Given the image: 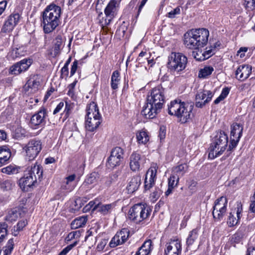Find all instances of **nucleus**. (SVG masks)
Masks as SVG:
<instances>
[{
    "instance_id": "f257e3e1",
    "label": "nucleus",
    "mask_w": 255,
    "mask_h": 255,
    "mask_svg": "<svg viewBox=\"0 0 255 255\" xmlns=\"http://www.w3.org/2000/svg\"><path fill=\"white\" fill-rule=\"evenodd\" d=\"M61 7L54 3L47 5L42 12L43 31L49 33L54 31L60 23Z\"/></svg>"
},
{
    "instance_id": "f03ea898",
    "label": "nucleus",
    "mask_w": 255,
    "mask_h": 255,
    "mask_svg": "<svg viewBox=\"0 0 255 255\" xmlns=\"http://www.w3.org/2000/svg\"><path fill=\"white\" fill-rule=\"evenodd\" d=\"M209 31L205 28L192 29L184 35V44L189 49H196L205 46L208 41Z\"/></svg>"
},
{
    "instance_id": "7ed1b4c3",
    "label": "nucleus",
    "mask_w": 255,
    "mask_h": 255,
    "mask_svg": "<svg viewBox=\"0 0 255 255\" xmlns=\"http://www.w3.org/2000/svg\"><path fill=\"white\" fill-rule=\"evenodd\" d=\"M193 106L180 100L171 101L168 106V113L176 116L182 123H186L193 116Z\"/></svg>"
},
{
    "instance_id": "20e7f679",
    "label": "nucleus",
    "mask_w": 255,
    "mask_h": 255,
    "mask_svg": "<svg viewBox=\"0 0 255 255\" xmlns=\"http://www.w3.org/2000/svg\"><path fill=\"white\" fill-rule=\"evenodd\" d=\"M41 166L36 164L28 166L24 171V175L19 180V185L23 191H27L34 185L37 180H41L42 177Z\"/></svg>"
},
{
    "instance_id": "39448f33",
    "label": "nucleus",
    "mask_w": 255,
    "mask_h": 255,
    "mask_svg": "<svg viewBox=\"0 0 255 255\" xmlns=\"http://www.w3.org/2000/svg\"><path fill=\"white\" fill-rule=\"evenodd\" d=\"M228 143V137L224 131H220L212 139L209 148V158L214 159L221 155L226 149Z\"/></svg>"
},
{
    "instance_id": "423d86ee",
    "label": "nucleus",
    "mask_w": 255,
    "mask_h": 255,
    "mask_svg": "<svg viewBox=\"0 0 255 255\" xmlns=\"http://www.w3.org/2000/svg\"><path fill=\"white\" fill-rule=\"evenodd\" d=\"M152 209L146 204H137L128 211V218L134 223L140 224L149 218Z\"/></svg>"
},
{
    "instance_id": "0eeeda50",
    "label": "nucleus",
    "mask_w": 255,
    "mask_h": 255,
    "mask_svg": "<svg viewBox=\"0 0 255 255\" xmlns=\"http://www.w3.org/2000/svg\"><path fill=\"white\" fill-rule=\"evenodd\" d=\"M187 64V58L180 52H172L168 57L167 68L171 72L179 73L184 70Z\"/></svg>"
},
{
    "instance_id": "6e6552de",
    "label": "nucleus",
    "mask_w": 255,
    "mask_h": 255,
    "mask_svg": "<svg viewBox=\"0 0 255 255\" xmlns=\"http://www.w3.org/2000/svg\"><path fill=\"white\" fill-rule=\"evenodd\" d=\"M120 2L116 0H111L108 3L104 10L105 18L100 20L102 26H106L110 23L117 14Z\"/></svg>"
},
{
    "instance_id": "1a4fd4ad",
    "label": "nucleus",
    "mask_w": 255,
    "mask_h": 255,
    "mask_svg": "<svg viewBox=\"0 0 255 255\" xmlns=\"http://www.w3.org/2000/svg\"><path fill=\"white\" fill-rule=\"evenodd\" d=\"M147 101L162 109L165 103L164 89L160 86L152 89L150 95L147 97Z\"/></svg>"
},
{
    "instance_id": "9d476101",
    "label": "nucleus",
    "mask_w": 255,
    "mask_h": 255,
    "mask_svg": "<svg viewBox=\"0 0 255 255\" xmlns=\"http://www.w3.org/2000/svg\"><path fill=\"white\" fill-rule=\"evenodd\" d=\"M227 203L228 200L224 196L220 197L215 201L212 212L215 219L221 220L223 219L227 211Z\"/></svg>"
},
{
    "instance_id": "9b49d317",
    "label": "nucleus",
    "mask_w": 255,
    "mask_h": 255,
    "mask_svg": "<svg viewBox=\"0 0 255 255\" xmlns=\"http://www.w3.org/2000/svg\"><path fill=\"white\" fill-rule=\"evenodd\" d=\"M25 151L29 160L34 159L42 149L40 140L32 139L30 140L23 148Z\"/></svg>"
},
{
    "instance_id": "f8f14e48",
    "label": "nucleus",
    "mask_w": 255,
    "mask_h": 255,
    "mask_svg": "<svg viewBox=\"0 0 255 255\" xmlns=\"http://www.w3.org/2000/svg\"><path fill=\"white\" fill-rule=\"evenodd\" d=\"M181 252V240L178 238L171 239L165 245V255H180Z\"/></svg>"
},
{
    "instance_id": "ddd939ff",
    "label": "nucleus",
    "mask_w": 255,
    "mask_h": 255,
    "mask_svg": "<svg viewBox=\"0 0 255 255\" xmlns=\"http://www.w3.org/2000/svg\"><path fill=\"white\" fill-rule=\"evenodd\" d=\"M243 130V126L241 124L234 123L231 126L230 143L229 146L230 150L237 145L242 135Z\"/></svg>"
},
{
    "instance_id": "4468645a",
    "label": "nucleus",
    "mask_w": 255,
    "mask_h": 255,
    "mask_svg": "<svg viewBox=\"0 0 255 255\" xmlns=\"http://www.w3.org/2000/svg\"><path fill=\"white\" fill-rule=\"evenodd\" d=\"M124 152L120 147H116L113 149L111 155L108 158L107 165L109 168H114L119 166L123 159Z\"/></svg>"
},
{
    "instance_id": "2eb2a0df",
    "label": "nucleus",
    "mask_w": 255,
    "mask_h": 255,
    "mask_svg": "<svg viewBox=\"0 0 255 255\" xmlns=\"http://www.w3.org/2000/svg\"><path fill=\"white\" fill-rule=\"evenodd\" d=\"M147 102L142 108L141 114L146 119H153L161 112L162 109L148 101Z\"/></svg>"
},
{
    "instance_id": "dca6fc26",
    "label": "nucleus",
    "mask_w": 255,
    "mask_h": 255,
    "mask_svg": "<svg viewBox=\"0 0 255 255\" xmlns=\"http://www.w3.org/2000/svg\"><path fill=\"white\" fill-rule=\"evenodd\" d=\"M156 165L151 166L147 171L144 179V190H149L155 184L156 179Z\"/></svg>"
},
{
    "instance_id": "f3484780",
    "label": "nucleus",
    "mask_w": 255,
    "mask_h": 255,
    "mask_svg": "<svg viewBox=\"0 0 255 255\" xmlns=\"http://www.w3.org/2000/svg\"><path fill=\"white\" fill-rule=\"evenodd\" d=\"M32 63L30 59H24L10 67L9 73L13 75H18L26 71Z\"/></svg>"
},
{
    "instance_id": "a211bd4d",
    "label": "nucleus",
    "mask_w": 255,
    "mask_h": 255,
    "mask_svg": "<svg viewBox=\"0 0 255 255\" xmlns=\"http://www.w3.org/2000/svg\"><path fill=\"white\" fill-rule=\"evenodd\" d=\"M129 237V231L127 229H123L117 232L112 239L109 245L111 248H115L126 242Z\"/></svg>"
},
{
    "instance_id": "6ab92c4d",
    "label": "nucleus",
    "mask_w": 255,
    "mask_h": 255,
    "mask_svg": "<svg viewBox=\"0 0 255 255\" xmlns=\"http://www.w3.org/2000/svg\"><path fill=\"white\" fill-rule=\"evenodd\" d=\"M20 19V15L17 13L10 14L5 20L1 31L4 32L11 31L18 24Z\"/></svg>"
},
{
    "instance_id": "aec40b11",
    "label": "nucleus",
    "mask_w": 255,
    "mask_h": 255,
    "mask_svg": "<svg viewBox=\"0 0 255 255\" xmlns=\"http://www.w3.org/2000/svg\"><path fill=\"white\" fill-rule=\"evenodd\" d=\"M213 96V94L210 91L204 90L199 92L196 96V106L202 108L206 104L209 102Z\"/></svg>"
},
{
    "instance_id": "412c9836",
    "label": "nucleus",
    "mask_w": 255,
    "mask_h": 255,
    "mask_svg": "<svg viewBox=\"0 0 255 255\" xmlns=\"http://www.w3.org/2000/svg\"><path fill=\"white\" fill-rule=\"evenodd\" d=\"M252 67L249 65H240L235 72L236 78L241 81L246 80L252 73Z\"/></svg>"
},
{
    "instance_id": "4be33fe9",
    "label": "nucleus",
    "mask_w": 255,
    "mask_h": 255,
    "mask_svg": "<svg viewBox=\"0 0 255 255\" xmlns=\"http://www.w3.org/2000/svg\"><path fill=\"white\" fill-rule=\"evenodd\" d=\"M144 156L136 152H133L129 157V166L133 171L139 170L141 165L143 163Z\"/></svg>"
},
{
    "instance_id": "5701e85b",
    "label": "nucleus",
    "mask_w": 255,
    "mask_h": 255,
    "mask_svg": "<svg viewBox=\"0 0 255 255\" xmlns=\"http://www.w3.org/2000/svg\"><path fill=\"white\" fill-rule=\"evenodd\" d=\"M39 85V79L38 76L36 75H32L27 80L24 86V88L29 93H34L38 90Z\"/></svg>"
},
{
    "instance_id": "b1692460",
    "label": "nucleus",
    "mask_w": 255,
    "mask_h": 255,
    "mask_svg": "<svg viewBox=\"0 0 255 255\" xmlns=\"http://www.w3.org/2000/svg\"><path fill=\"white\" fill-rule=\"evenodd\" d=\"M100 178V175L98 172H93L88 176L82 184L81 189L87 192L93 187V186H89V185L96 183Z\"/></svg>"
},
{
    "instance_id": "393cba45",
    "label": "nucleus",
    "mask_w": 255,
    "mask_h": 255,
    "mask_svg": "<svg viewBox=\"0 0 255 255\" xmlns=\"http://www.w3.org/2000/svg\"><path fill=\"white\" fill-rule=\"evenodd\" d=\"M47 116L46 110L42 108L37 113L32 116L30 120L31 123L34 126L40 125L45 122Z\"/></svg>"
},
{
    "instance_id": "a878e982",
    "label": "nucleus",
    "mask_w": 255,
    "mask_h": 255,
    "mask_svg": "<svg viewBox=\"0 0 255 255\" xmlns=\"http://www.w3.org/2000/svg\"><path fill=\"white\" fill-rule=\"evenodd\" d=\"M141 184V177L136 175L132 177L127 186V189L129 193H131L136 191Z\"/></svg>"
},
{
    "instance_id": "bb28decb",
    "label": "nucleus",
    "mask_w": 255,
    "mask_h": 255,
    "mask_svg": "<svg viewBox=\"0 0 255 255\" xmlns=\"http://www.w3.org/2000/svg\"><path fill=\"white\" fill-rule=\"evenodd\" d=\"M11 156V151L8 146H0V167L5 164Z\"/></svg>"
},
{
    "instance_id": "cd10ccee",
    "label": "nucleus",
    "mask_w": 255,
    "mask_h": 255,
    "mask_svg": "<svg viewBox=\"0 0 255 255\" xmlns=\"http://www.w3.org/2000/svg\"><path fill=\"white\" fill-rule=\"evenodd\" d=\"M153 247L151 240H146L144 242L141 247H140L135 255H148Z\"/></svg>"
},
{
    "instance_id": "c85d7f7f",
    "label": "nucleus",
    "mask_w": 255,
    "mask_h": 255,
    "mask_svg": "<svg viewBox=\"0 0 255 255\" xmlns=\"http://www.w3.org/2000/svg\"><path fill=\"white\" fill-rule=\"evenodd\" d=\"M236 210V215L238 217V219L234 217L232 213H230L229 214L227 223L230 227H232L237 224L238 221L240 219V214L242 211V208L240 204H238Z\"/></svg>"
},
{
    "instance_id": "c756f323",
    "label": "nucleus",
    "mask_w": 255,
    "mask_h": 255,
    "mask_svg": "<svg viewBox=\"0 0 255 255\" xmlns=\"http://www.w3.org/2000/svg\"><path fill=\"white\" fill-rule=\"evenodd\" d=\"M101 123V118H95V119H91V120L90 119L86 120L85 128L88 130L93 131L98 128Z\"/></svg>"
},
{
    "instance_id": "7c9ffc66",
    "label": "nucleus",
    "mask_w": 255,
    "mask_h": 255,
    "mask_svg": "<svg viewBox=\"0 0 255 255\" xmlns=\"http://www.w3.org/2000/svg\"><path fill=\"white\" fill-rule=\"evenodd\" d=\"M88 221V216H82L75 218L71 223V227L72 229H76L82 228L86 224Z\"/></svg>"
},
{
    "instance_id": "2f4dec72",
    "label": "nucleus",
    "mask_w": 255,
    "mask_h": 255,
    "mask_svg": "<svg viewBox=\"0 0 255 255\" xmlns=\"http://www.w3.org/2000/svg\"><path fill=\"white\" fill-rule=\"evenodd\" d=\"M26 50L23 46H20L18 48H14L8 53V56L12 59L14 60L17 58L24 56L26 54Z\"/></svg>"
},
{
    "instance_id": "473e14b6",
    "label": "nucleus",
    "mask_w": 255,
    "mask_h": 255,
    "mask_svg": "<svg viewBox=\"0 0 255 255\" xmlns=\"http://www.w3.org/2000/svg\"><path fill=\"white\" fill-rule=\"evenodd\" d=\"M114 207V204H103L99 202V204L95 206V209L102 214L106 215L110 213Z\"/></svg>"
},
{
    "instance_id": "72a5a7b5",
    "label": "nucleus",
    "mask_w": 255,
    "mask_h": 255,
    "mask_svg": "<svg viewBox=\"0 0 255 255\" xmlns=\"http://www.w3.org/2000/svg\"><path fill=\"white\" fill-rule=\"evenodd\" d=\"M188 168L186 164H181L173 168L172 174L180 178L187 171Z\"/></svg>"
},
{
    "instance_id": "f704fd0d",
    "label": "nucleus",
    "mask_w": 255,
    "mask_h": 255,
    "mask_svg": "<svg viewBox=\"0 0 255 255\" xmlns=\"http://www.w3.org/2000/svg\"><path fill=\"white\" fill-rule=\"evenodd\" d=\"M200 228L197 227L191 231L186 239V245L188 247L192 246L198 239Z\"/></svg>"
},
{
    "instance_id": "c9c22d12",
    "label": "nucleus",
    "mask_w": 255,
    "mask_h": 255,
    "mask_svg": "<svg viewBox=\"0 0 255 255\" xmlns=\"http://www.w3.org/2000/svg\"><path fill=\"white\" fill-rule=\"evenodd\" d=\"M136 139L139 144H145L149 140L148 132L142 129L136 133Z\"/></svg>"
},
{
    "instance_id": "e433bc0d",
    "label": "nucleus",
    "mask_w": 255,
    "mask_h": 255,
    "mask_svg": "<svg viewBox=\"0 0 255 255\" xmlns=\"http://www.w3.org/2000/svg\"><path fill=\"white\" fill-rule=\"evenodd\" d=\"M213 71L214 68L213 67L210 66H205L199 70L198 77L200 78H207Z\"/></svg>"
},
{
    "instance_id": "4c0bfd02",
    "label": "nucleus",
    "mask_w": 255,
    "mask_h": 255,
    "mask_svg": "<svg viewBox=\"0 0 255 255\" xmlns=\"http://www.w3.org/2000/svg\"><path fill=\"white\" fill-rule=\"evenodd\" d=\"M75 177V175L72 174L66 178V181L65 182L66 185H63L65 189L69 191L73 190L75 186V183L74 182Z\"/></svg>"
},
{
    "instance_id": "58836bf2",
    "label": "nucleus",
    "mask_w": 255,
    "mask_h": 255,
    "mask_svg": "<svg viewBox=\"0 0 255 255\" xmlns=\"http://www.w3.org/2000/svg\"><path fill=\"white\" fill-rule=\"evenodd\" d=\"M19 216L20 213L16 209H12L8 212L5 217V220L9 222H13L15 221Z\"/></svg>"
},
{
    "instance_id": "ea45409f",
    "label": "nucleus",
    "mask_w": 255,
    "mask_h": 255,
    "mask_svg": "<svg viewBox=\"0 0 255 255\" xmlns=\"http://www.w3.org/2000/svg\"><path fill=\"white\" fill-rule=\"evenodd\" d=\"M120 73L118 71L113 72L111 77V87L113 89L116 90L118 88V85L120 83Z\"/></svg>"
},
{
    "instance_id": "a19ab883",
    "label": "nucleus",
    "mask_w": 255,
    "mask_h": 255,
    "mask_svg": "<svg viewBox=\"0 0 255 255\" xmlns=\"http://www.w3.org/2000/svg\"><path fill=\"white\" fill-rule=\"evenodd\" d=\"M8 225L5 222H0V243L4 241L8 234Z\"/></svg>"
},
{
    "instance_id": "79ce46f5",
    "label": "nucleus",
    "mask_w": 255,
    "mask_h": 255,
    "mask_svg": "<svg viewBox=\"0 0 255 255\" xmlns=\"http://www.w3.org/2000/svg\"><path fill=\"white\" fill-rule=\"evenodd\" d=\"M63 43L62 37L61 35H58L54 40V43L53 46L54 55H57L61 49L62 45Z\"/></svg>"
},
{
    "instance_id": "37998d69",
    "label": "nucleus",
    "mask_w": 255,
    "mask_h": 255,
    "mask_svg": "<svg viewBox=\"0 0 255 255\" xmlns=\"http://www.w3.org/2000/svg\"><path fill=\"white\" fill-rule=\"evenodd\" d=\"M19 168L15 165H9L1 169V172L7 174H14L18 172Z\"/></svg>"
},
{
    "instance_id": "c03bdc74",
    "label": "nucleus",
    "mask_w": 255,
    "mask_h": 255,
    "mask_svg": "<svg viewBox=\"0 0 255 255\" xmlns=\"http://www.w3.org/2000/svg\"><path fill=\"white\" fill-rule=\"evenodd\" d=\"M14 241L13 239H9L6 245L3 248V255H10L13 250Z\"/></svg>"
},
{
    "instance_id": "a18cd8bd",
    "label": "nucleus",
    "mask_w": 255,
    "mask_h": 255,
    "mask_svg": "<svg viewBox=\"0 0 255 255\" xmlns=\"http://www.w3.org/2000/svg\"><path fill=\"white\" fill-rule=\"evenodd\" d=\"M198 49L196 51L192 52V56L197 61H202L206 59V57L204 54V52Z\"/></svg>"
},
{
    "instance_id": "49530a36",
    "label": "nucleus",
    "mask_w": 255,
    "mask_h": 255,
    "mask_svg": "<svg viewBox=\"0 0 255 255\" xmlns=\"http://www.w3.org/2000/svg\"><path fill=\"white\" fill-rule=\"evenodd\" d=\"M98 231V228L93 227L91 228L89 230H88L86 232V235L85 238V241H87L91 237H94L95 238V241H96V235L97 234Z\"/></svg>"
},
{
    "instance_id": "de8ad7c7",
    "label": "nucleus",
    "mask_w": 255,
    "mask_h": 255,
    "mask_svg": "<svg viewBox=\"0 0 255 255\" xmlns=\"http://www.w3.org/2000/svg\"><path fill=\"white\" fill-rule=\"evenodd\" d=\"M14 183L11 180H6L1 184V188L4 190H11L14 186Z\"/></svg>"
},
{
    "instance_id": "09e8293b",
    "label": "nucleus",
    "mask_w": 255,
    "mask_h": 255,
    "mask_svg": "<svg viewBox=\"0 0 255 255\" xmlns=\"http://www.w3.org/2000/svg\"><path fill=\"white\" fill-rule=\"evenodd\" d=\"M243 5L248 10H253L255 9V0H243Z\"/></svg>"
},
{
    "instance_id": "8fccbe9b",
    "label": "nucleus",
    "mask_w": 255,
    "mask_h": 255,
    "mask_svg": "<svg viewBox=\"0 0 255 255\" xmlns=\"http://www.w3.org/2000/svg\"><path fill=\"white\" fill-rule=\"evenodd\" d=\"M179 180V178L177 176L172 174L168 179V186L171 188L175 187L178 184Z\"/></svg>"
},
{
    "instance_id": "3c124183",
    "label": "nucleus",
    "mask_w": 255,
    "mask_h": 255,
    "mask_svg": "<svg viewBox=\"0 0 255 255\" xmlns=\"http://www.w3.org/2000/svg\"><path fill=\"white\" fill-rule=\"evenodd\" d=\"M86 111L87 113L89 112L91 114L94 113H99L97 105L93 102L90 103L87 106Z\"/></svg>"
},
{
    "instance_id": "603ef678",
    "label": "nucleus",
    "mask_w": 255,
    "mask_h": 255,
    "mask_svg": "<svg viewBox=\"0 0 255 255\" xmlns=\"http://www.w3.org/2000/svg\"><path fill=\"white\" fill-rule=\"evenodd\" d=\"M27 224V222L26 220H22L18 222L16 226H14L13 228L14 232H18L21 231L23 228L26 226Z\"/></svg>"
},
{
    "instance_id": "864d4df0",
    "label": "nucleus",
    "mask_w": 255,
    "mask_h": 255,
    "mask_svg": "<svg viewBox=\"0 0 255 255\" xmlns=\"http://www.w3.org/2000/svg\"><path fill=\"white\" fill-rule=\"evenodd\" d=\"M90 198H87L86 197L82 198H79L76 199L75 201L76 206H78V205H79V206L76 207L75 209H79L84 205V203L86 202Z\"/></svg>"
},
{
    "instance_id": "5fc2aeb1",
    "label": "nucleus",
    "mask_w": 255,
    "mask_h": 255,
    "mask_svg": "<svg viewBox=\"0 0 255 255\" xmlns=\"http://www.w3.org/2000/svg\"><path fill=\"white\" fill-rule=\"evenodd\" d=\"M77 241H75L73 243L67 246L62 250L59 255H66L71 250L77 245Z\"/></svg>"
},
{
    "instance_id": "6e6d98bb",
    "label": "nucleus",
    "mask_w": 255,
    "mask_h": 255,
    "mask_svg": "<svg viewBox=\"0 0 255 255\" xmlns=\"http://www.w3.org/2000/svg\"><path fill=\"white\" fill-rule=\"evenodd\" d=\"M81 236V233L80 231H73L70 233L67 237V240L68 241H71L74 239H77Z\"/></svg>"
},
{
    "instance_id": "4d7b16f0",
    "label": "nucleus",
    "mask_w": 255,
    "mask_h": 255,
    "mask_svg": "<svg viewBox=\"0 0 255 255\" xmlns=\"http://www.w3.org/2000/svg\"><path fill=\"white\" fill-rule=\"evenodd\" d=\"M197 183L194 181H190L188 185V190H189V194L192 195L196 189Z\"/></svg>"
},
{
    "instance_id": "13d9d810",
    "label": "nucleus",
    "mask_w": 255,
    "mask_h": 255,
    "mask_svg": "<svg viewBox=\"0 0 255 255\" xmlns=\"http://www.w3.org/2000/svg\"><path fill=\"white\" fill-rule=\"evenodd\" d=\"M99 201L98 199H95L93 201H90L86 206L85 208L87 210H91L92 211H97V209H95V206L97 204H99Z\"/></svg>"
},
{
    "instance_id": "bf43d9fd",
    "label": "nucleus",
    "mask_w": 255,
    "mask_h": 255,
    "mask_svg": "<svg viewBox=\"0 0 255 255\" xmlns=\"http://www.w3.org/2000/svg\"><path fill=\"white\" fill-rule=\"evenodd\" d=\"M180 13V7H176L174 9L172 10L167 13V16L170 18H173L176 17V15Z\"/></svg>"
},
{
    "instance_id": "052dcab7",
    "label": "nucleus",
    "mask_w": 255,
    "mask_h": 255,
    "mask_svg": "<svg viewBox=\"0 0 255 255\" xmlns=\"http://www.w3.org/2000/svg\"><path fill=\"white\" fill-rule=\"evenodd\" d=\"M74 107V105L72 103H69L67 102L65 103V117L67 118L70 113L71 112L72 110L73 109Z\"/></svg>"
},
{
    "instance_id": "680f3d73",
    "label": "nucleus",
    "mask_w": 255,
    "mask_h": 255,
    "mask_svg": "<svg viewBox=\"0 0 255 255\" xmlns=\"http://www.w3.org/2000/svg\"><path fill=\"white\" fill-rule=\"evenodd\" d=\"M100 182L105 187H109L112 183V179L110 177H106L100 179Z\"/></svg>"
},
{
    "instance_id": "e2e57ef3",
    "label": "nucleus",
    "mask_w": 255,
    "mask_h": 255,
    "mask_svg": "<svg viewBox=\"0 0 255 255\" xmlns=\"http://www.w3.org/2000/svg\"><path fill=\"white\" fill-rule=\"evenodd\" d=\"M161 194V190L158 188H155V190L151 193L150 197L152 199L156 200L160 197Z\"/></svg>"
},
{
    "instance_id": "0e129e2a",
    "label": "nucleus",
    "mask_w": 255,
    "mask_h": 255,
    "mask_svg": "<svg viewBox=\"0 0 255 255\" xmlns=\"http://www.w3.org/2000/svg\"><path fill=\"white\" fill-rule=\"evenodd\" d=\"M204 54L206 57V59L210 58L211 56L214 55L215 53L214 49L212 48L211 47L209 48H206V51H204Z\"/></svg>"
},
{
    "instance_id": "69168bd1",
    "label": "nucleus",
    "mask_w": 255,
    "mask_h": 255,
    "mask_svg": "<svg viewBox=\"0 0 255 255\" xmlns=\"http://www.w3.org/2000/svg\"><path fill=\"white\" fill-rule=\"evenodd\" d=\"M95 118H101L99 113H90V112H88L86 114V120L90 119L91 120V119H95Z\"/></svg>"
},
{
    "instance_id": "338daca9",
    "label": "nucleus",
    "mask_w": 255,
    "mask_h": 255,
    "mask_svg": "<svg viewBox=\"0 0 255 255\" xmlns=\"http://www.w3.org/2000/svg\"><path fill=\"white\" fill-rule=\"evenodd\" d=\"M69 74L68 67L66 66H63L61 69V78H66Z\"/></svg>"
},
{
    "instance_id": "774afa93",
    "label": "nucleus",
    "mask_w": 255,
    "mask_h": 255,
    "mask_svg": "<svg viewBox=\"0 0 255 255\" xmlns=\"http://www.w3.org/2000/svg\"><path fill=\"white\" fill-rule=\"evenodd\" d=\"M25 134L24 130L21 128H17L15 130V137L19 138L22 137Z\"/></svg>"
}]
</instances>
